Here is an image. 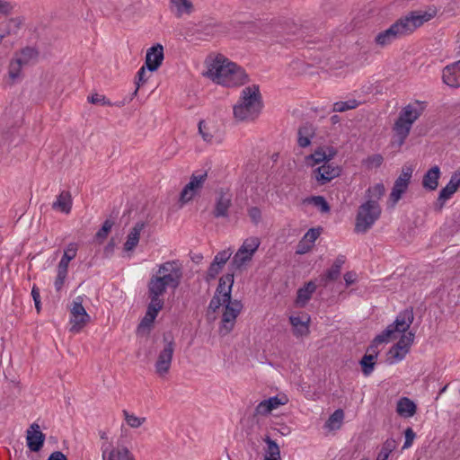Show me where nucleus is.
<instances>
[{
  "mask_svg": "<svg viewBox=\"0 0 460 460\" xmlns=\"http://www.w3.org/2000/svg\"><path fill=\"white\" fill-rule=\"evenodd\" d=\"M205 75L213 82L226 87H235L244 84L248 75L244 69L225 58L218 55L208 65Z\"/></svg>",
  "mask_w": 460,
  "mask_h": 460,
  "instance_id": "f257e3e1",
  "label": "nucleus"
},
{
  "mask_svg": "<svg viewBox=\"0 0 460 460\" xmlns=\"http://www.w3.org/2000/svg\"><path fill=\"white\" fill-rule=\"evenodd\" d=\"M431 17L432 15L427 12H411L408 15L397 20L387 30L379 32L376 36L375 41L381 47L389 45L397 39L411 34Z\"/></svg>",
  "mask_w": 460,
  "mask_h": 460,
  "instance_id": "f03ea898",
  "label": "nucleus"
},
{
  "mask_svg": "<svg viewBox=\"0 0 460 460\" xmlns=\"http://www.w3.org/2000/svg\"><path fill=\"white\" fill-rule=\"evenodd\" d=\"M385 190L383 183H376L367 189V199L359 206L356 217L355 231L357 233H366L380 217L381 207L378 201L385 194Z\"/></svg>",
  "mask_w": 460,
  "mask_h": 460,
  "instance_id": "7ed1b4c3",
  "label": "nucleus"
},
{
  "mask_svg": "<svg viewBox=\"0 0 460 460\" xmlns=\"http://www.w3.org/2000/svg\"><path fill=\"white\" fill-rule=\"evenodd\" d=\"M182 277V269L177 261H169L159 266L157 274L149 279L147 288L164 295L167 288H177Z\"/></svg>",
  "mask_w": 460,
  "mask_h": 460,
  "instance_id": "20e7f679",
  "label": "nucleus"
},
{
  "mask_svg": "<svg viewBox=\"0 0 460 460\" xmlns=\"http://www.w3.org/2000/svg\"><path fill=\"white\" fill-rule=\"evenodd\" d=\"M262 108L259 86L245 87L242 91L239 102L234 106V116L238 120H253Z\"/></svg>",
  "mask_w": 460,
  "mask_h": 460,
  "instance_id": "39448f33",
  "label": "nucleus"
},
{
  "mask_svg": "<svg viewBox=\"0 0 460 460\" xmlns=\"http://www.w3.org/2000/svg\"><path fill=\"white\" fill-rule=\"evenodd\" d=\"M243 309V304L240 300H230L225 306L219 327V333L223 336L227 335L234 327L236 318Z\"/></svg>",
  "mask_w": 460,
  "mask_h": 460,
  "instance_id": "423d86ee",
  "label": "nucleus"
},
{
  "mask_svg": "<svg viewBox=\"0 0 460 460\" xmlns=\"http://www.w3.org/2000/svg\"><path fill=\"white\" fill-rule=\"evenodd\" d=\"M84 298L81 296H76L70 308V332H79L90 321V315L83 305Z\"/></svg>",
  "mask_w": 460,
  "mask_h": 460,
  "instance_id": "0eeeda50",
  "label": "nucleus"
},
{
  "mask_svg": "<svg viewBox=\"0 0 460 460\" xmlns=\"http://www.w3.org/2000/svg\"><path fill=\"white\" fill-rule=\"evenodd\" d=\"M164 346L163 349L160 350L155 364V373L161 377L165 376L171 368L175 348V343L172 339L168 340L164 336Z\"/></svg>",
  "mask_w": 460,
  "mask_h": 460,
  "instance_id": "6e6552de",
  "label": "nucleus"
},
{
  "mask_svg": "<svg viewBox=\"0 0 460 460\" xmlns=\"http://www.w3.org/2000/svg\"><path fill=\"white\" fill-rule=\"evenodd\" d=\"M101 450L102 460H135L132 453L125 446L114 447L111 443L104 442Z\"/></svg>",
  "mask_w": 460,
  "mask_h": 460,
  "instance_id": "1a4fd4ad",
  "label": "nucleus"
},
{
  "mask_svg": "<svg viewBox=\"0 0 460 460\" xmlns=\"http://www.w3.org/2000/svg\"><path fill=\"white\" fill-rule=\"evenodd\" d=\"M412 175V168L411 167H403L401 174L395 180L392 191L390 193V199L393 204H396L399 199L402 198V194L408 189L409 183L411 181V178Z\"/></svg>",
  "mask_w": 460,
  "mask_h": 460,
  "instance_id": "9d476101",
  "label": "nucleus"
},
{
  "mask_svg": "<svg viewBox=\"0 0 460 460\" xmlns=\"http://www.w3.org/2000/svg\"><path fill=\"white\" fill-rule=\"evenodd\" d=\"M207 177V172L200 174L193 173L190 177V182L181 191L180 200L182 203H186L192 199L194 195L203 187Z\"/></svg>",
  "mask_w": 460,
  "mask_h": 460,
  "instance_id": "9b49d317",
  "label": "nucleus"
},
{
  "mask_svg": "<svg viewBox=\"0 0 460 460\" xmlns=\"http://www.w3.org/2000/svg\"><path fill=\"white\" fill-rule=\"evenodd\" d=\"M288 402V398L286 394H279L263 400L258 403L254 410V416H267L273 410L285 405Z\"/></svg>",
  "mask_w": 460,
  "mask_h": 460,
  "instance_id": "f8f14e48",
  "label": "nucleus"
},
{
  "mask_svg": "<svg viewBox=\"0 0 460 460\" xmlns=\"http://www.w3.org/2000/svg\"><path fill=\"white\" fill-rule=\"evenodd\" d=\"M232 206V194L228 190L221 189L216 198L213 215L215 217H227L228 211Z\"/></svg>",
  "mask_w": 460,
  "mask_h": 460,
  "instance_id": "ddd939ff",
  "label": "nucleus"
},
{
  "mask_svg": "<svg viewBox=\"0 0 460 460\" xmlns=\"http://www.w3.org/2000/svg\"><path fill=\"white\" fill-rule=\"evenodd\" d=\"M164 47L157 43L152 46L146 51L145 65L148 71H156L164 60Z\"/></svg>",
  "mask_w": 460,
  "mask_h": 460,
  "instance_id": "4468645a",
  "label": "nucleus"
},
{
  "mask_svg": "<svg viewBox=\"0 0 460 460\" xmlns=\"http://www.w3.org/2000/svg\"><path fill=\"white\" fill-rule=\"evenodd\" d=\"M341 174V169L329 163H324L314 171V175L318 183L323 185Z\"/></svg>",
  "mask_w": 460,
  "mask_h": 460,
  "instance_id": "2eb2a0df",
  "label": "nucleus"
},
{
  "mask_svg": "<svg viewBox=\"0 0 460 460\" xmlns=\"http://www.w3.org/2000/svg\"><path fill=\"white\" fill-rule=\"evenodd\" d=\"M414 319L413 310L412 308H406L403 311L400 312L396 316L394 323L389 326L393 327V334L395 332H405L412 323Z\"/></svg>",
  "mask_w": 460,
  "mask_h": 460,
  "instance_id": "dca6fc26",
  "label": "nucleus"
},
{
  "mask_svg": "<svg viewBox=\"0 0 460 460\" xmlns=\"http://www.w3.org/2000/svg\"><path fill=\"white\" fill-rule=\"evenodd\" d=\"M27 445L33 452H38L43 446L45 435L40 431L37 423L31 425L27 430Z\"/></svg>",
  "mask_w": 460,
  "mask_h": 460,
  "instance_id": "f3484780",
  "label": "nucleus"
},
{
  "mask_svg": "<svg viewBox=\"0 0 460 460\" xmlns=\"http://www.w3.org/2000/svg\"><path fill=\"white\" fill-rule=\"evenodd\" d=\"M231 255L232 252L230 249L217 252L208 270V278L214 279L221 271L226 261L230 259Z\"/></svg>",
  "mask_w": 460,
  "mask_h": 460,
  "instance_id": "a211bd4d",
  "label": "nucleus"
},
{
  "mask_svg": "<svg viewBox=\"0 0 460 460\" xmlns=\"http://www.w3.org/2000/svg\"><path fill=\"white\" fill-rule=\"evenodd\" d=\"M443 82L450 87L460 86V60L447 66L443 69Z\"/></svg>",
  "mask_w": 460,
  "mask_h": 460,
  "instance_id": "6ab92c4d",
  "label": "nucleus"
},
{
  "mask_svg": "<svg viewBox=\"0 0 460 460\" xmlns=\"http://www.w3.org/2000/svg\"><path fill=\"white\" fill-rule=\"evenodd\" d=\"M336 155V151L330 147L328 151H324L323 148H318L313 154L305 156V163L308 166H314L321 163H329Z\"/></svg>",
  "mask_w": 460,
  "mask_h": 460,
  "instance_id": "aec40b11",
  "label": "nucleus"
},
{
  "mask_svg": "<svg viewBox=\"0 0 460 460\" xmlns=\"http://www.w3.org/2000/svg\"><path fill=\"white\" fill-rule=\"evenodd\" d=\"M441 176L440 168L438 165H434L429 168L422 178V187L429 191L437 190L438 186V180Z\"/></svg>",
  "mask_w": 460,
  "mask_h": 460,
  "instance_id": "412c9836",
  "label": "nucleus"
},
{
  "mask_svg": "<svg viewBox=\"0 0 460 460\" xmlns=\"http://www.w3.org/2000/svg\"><path fill=\"white\" fill-rule=\"evenodd\" d=\"M199 132L203 140L207 143H219L221 141V134L214 126L207 123L205 120H200L199 123Z\"/></svg>",
  "mask_w": 460,
  "mask_h": 460,
  "instance_id": "4be33fe9",
  "label": "nucleus"
},
{
  "mask_svg": "<svg viewBox=\"0 0 460 460\" xmlns=\"http://www.w3.org/2000/svg\"><path fill=\"white\" fill-rule=\"evenodd\" d=\"M424 107L421 106L420 102H416L414 104L406 105L399 114L400 118L406 120L411 126L419 119L422 114Z\"/></svg>",
  "mask_w": 460,
  "mask_h": 460,
  "instance_id": "5701e85b",
  "label": "nucleus"
},
{
  "mask_svg": "<svg viewBox=\"0 0 460 460\" xmlns=\"http://www.w3.org/2000/svg\"><path fill=\"white\" fill-rule=\"evenodd\" d=\"M234 285V273H227L219 279L215 294L223 296L224 300H232L231 293Z\"/></svg>",
  "mask_w": 460,
  "mask_h": 460,
  "instance_id": "b1692460",
  "label": "nucleus"
},
{
  "mask_svg": "<svg viewBox=\"0 0 460 460\" xmlns=\"http://www.w3.org/2000/svg\"><path fill=\"white\" fill-rule=\"evenodd\" d=\"M417 405L408 397H402L396 404V412L402 418H411L416 414Z\"/></svg>",
  "mask_w": 460,
  "mask_h": 460,
  "instance_id": "393cba45",
  "label": "nucleus"
},
{
  "mask_svg": "<svg viewBox=\"0 0 460 460\" xmlns=\"http://www.w3.org/2000/svg\"><path fill=\"white\" fill-rule=\"evenodd\" d=\"M315 135V129L313 125L305 123L299 127L297 131V144L300 147L310 146L312 139Z\"/></svg>",
  "mask_w": 460,
  "mask_h": 460,
  "instance_id": "a878e982",
  "label": "nucleus"
},
{
  "mask_svg": "<svg viewBox=\"0 0 460 460\" xmlns=\"http://www.w3.org/2000/svg\"><path fill=\"white\" fill-rule=\"evenodd\" d=\"M24 66L20 59L12 58L8 64L7 80L8 84H13L22 78V67Z\"/></svg>",
  "mask_w": 460,
  "mask_h": 460,
  "instance_id": "bb28decb",
  "label": "nucleus"
},
{
  "mask_svg": "<svg viewBox=\"0 0 460 460\" xmlns=\"http://www.w3.org/2000/svg\"><path fill=\"white\" fill-rule=\"evenodd\" d=\"M393 335V327L387 326V328L380 334H378L371 342V344L367 349V352L374 357L378 356L379 349L378 346L384 342H387L390 337Z\"/></svg>",
  "mask_w": 460,
  "mask_h": 460,
  "instance_id": "cd10ccee",
  "label": "nucleus"
},
{
  "mask_svg": "<svg viewBox=\"0 0 460 460\" xmlns=\"http://www.w3.org/2000/svg\"><path fill=\"white\" fill-rule=\"evenodd\" d=\"M38 57L39 51L34 47H25L13 54V58L20 59L24 66L35 62Z\"/></svg>",
  "mask_w": 460,
  "mask_h": 460,
  "instance_id": "c85d7f7f",
  "label": "nucleus"
},
{
  "mask_svg": "<svg viewBox=\"0 0 460 460\" xmlns=\"http://www.w3.org/2000/svg\"><path fill=\"white\" fill-rule=\"evenodd\" d=\"M52 208L59 210L65 214H69L72 208V196L69 191L63 190L57 197V200L52 204Z\"/></svg>",
  "mask_w": 460,
  "mask_h": 460,
  "instance_id": "c756f323",
  "label": "nucleus"
},
{
  "mask_svg": "<svg viewBox=\"0 0 460 460\" xmlns=\"http://www.w3.org/2000/svg\"><path fill=\"white\" fill-rule=\"evenodd\" d=\"M170 8L175 16L180 18L183 14H190L193 10V4L190 0H170Z\"/></svg>",
  "mask_w": 460,
  "mask_h": 460,
  "instance_id": "7c9ffc66",
  "label": "nucleus"
},
{
  "mask_svg": "<svg viewBox=\"0 0 460 460\" xmlns=\"http://www.w3.org/2000/svg\"><path fill=\"white\" fill-rule=\"evenodd\" d=\"M145 227L143 222H137L128 234L127 240L124 243V249L126 251H132L138 244L139 237L142 230Z\"/></svg>",
  "mask_w": 460,
  "mask_h": 460,
  "instance_id": "2f4dec72",
  "label": "nucleus"
},
{
  "mask_svg": "<svg viewBox=\"0 0 460 460\" xmlns=\"http://www.w3.org/2000/svg\"><path fill=\"white\" fill-rule=\"evenodd\" d=\"M316 289V285L313 281L307 282L303 288L297 290L296 303L297 305L303 307L311 299L313 293Z\"/></svg>",
  "mask_w": 460,
  "mask_h": 460,
  "instance_id": "473e14b6",
  "label": "nucleus"
},
{
  "mask_svg": "<svg viewBox=\"0 0 460 460\" xmlns=\"http://www.w3.org/2000/svg\"><path fill=\"white\" fill-rule=\"evenodd\" d=\"M263 441L266 443L263 460H281L280 449L276 441L271 439L270 436H265Z\"/></svg>",
  "mask_w": 460,
  "mask_h": 460,
  "instance_id": "72a5a7b5",
  "label": "nucleus"
},
{
  "mask_svg": "<svg viewBox=\"0 0 460 460\" xmlns=\"http://www.w3.org/2000/svg\"><path fill=\"white\" fill-rule=\"evenodd\" d=\"M411 127L412 126H411L409 122L407 123V121L403 120L402 118L398 117L393 129L398 138L399 145H402L404 143L410 134Z\"/></svg>",
  "mask_w": 460,
  "mask_h": 460,
  "instance_id": "f704fd0d",
  "label": "nucleus"
},
{
  "mask_svg": "<svg viewBox=\"0 0 460 460\" xmlns=\"http://www.w3.org/2000/svg\"><path fill=\"white\" fill-rule=\"evenodd\" d=\"M163 296L160 293H156L154 290L148 289V297L150 298V303L147 306L146 313H150L151 315L156 318L160 310H162L164 306V300L160 298Z\"/></svg>",
  "mask_w": 460,
  "mask_h": 460,
  "instance_id": "c9c22d12",
  "label": "nucleus"
},
{
  "mask_svg": "<svg viewBox=\"0 0 460 460\" xmlns=\"http://www.w3.org/2000/svg\"><path fill=\"white\" fill-rule=\"evenodd\" d=\"M78 250V245L75 243H70L66 247L64 254L58 265V268L67 271L69 262L75 258Z\"/></svg>",
  "mask_w": 460,
  "mask_h": 460,
  "instance_id": "e433bc0d",
  "label": "nucleus"
},
{
  "mask_svg": "<svg viewBox=\"0 0 460 460\" xmlns=\"http://www.w3.org/2000/svg\"><path fill=\"white\" fill-rule=\"evenodd\" d=\"M252 256L251 252L240 247L232 259L231 267L234 270H241L247 262L252 261Z\"/></svg>",
  "mask_w": 460,
  "mask_h": 460,
  "instance_id": "4c0bfd02",
  "label": "nucleus"
},
{
  "mask_svg": "<svg viewBox=\"0 0 460 460\" xmlns=\"http://www.w3.org/2000/svg\"><path fill=\"white\" fill-rule=\"evenodd\" d=\"M289 321L294 328V334L296 336H304L309 333V318L306 321H303L298 316H290Z\"/></svg>",
  "mask_w": 460,
  "mask_h": 460,
  "instance_id": "58836bf2",
  "label": "nucleus"
},
{
  "mask_svg": "<svg viewBox=\"0 0 460 460\" xmlns=\"http://www.w3.org/2000/svg\"><path fill=\"white\" fill-rule=\"evenodd\" d=\"M343 419V411L341 409H338L329 417L325 423V427L331 430L338 429L341 428Z\"/></svg>",
  "mask_w": 460,
  "mask_h": 460,
  "instance_id": "ea45409f",
  "label": "nucleus"
},
{
  "mask_svg": "<svg viewBox=\"0 0 460 460\" xmlns=\"http://www.w3.org/2000/svg\"><path fill=\"white\" fill-rule=\"evenodd\" d=\"M458 187L447 183L444 188L441 189L438 197V203L439 204V210L443 208L445 202L449 199L455 192L457 190Z\"/></svg>",
  "mask_w": 460,
  "mask_h": 460,
  "instance_id": "a19ab883",
  "label": "nucleus"
},
{
  "mask_svg": "<svg viewBox=\"0 0 460 460\" xmlns=\"http://www.w3.org/2000/svg\"><path fill=\"white\" fill-rule=\"evenodd\" d=\"M406 355V349H400L396 345H394L387 352L386 361L388 364L392 365L402 361Z\"/></svg>",
  "mask_w": 460,
  "mask_h": 460,
  "instance_id": "79ce46f5",
  "label": "nucleus"
},
{
  "mask_svg": "<svg viewBox=\"0 0 460 460\" xmlns=\"http://www.w3.org/2000/svg\"><path fill=\"white\" fill-rule=\"evenodd\" d=\"M125 421L127 424L133 429H137L140 426H142L146 420V418L145 417H137L133 413L128 412L127 410L122 411Z\"/></svg>",
  "mask_w": 460,
  "mask_h": 460,
  "instance_id": "37998d69",
  "label": "nucleus"
},
{
  "mask_svg": "<svg viewBox=\"0 0 460 460\" xmlns=\"http://www.w3.org/2000/svg\"><path fill=\"white\" fill-rule=\"evenodd\" d=\"M376 358V357H374L367 352H366V354L361 358L360 365L362 367V372L365 376H369L373 372Z\"/></svg>",
  "mask_w": 460,
  "mask_h": 460,
  "instance_id": "c03bdc74",
  "label": "nucleus"
},
{
  "mask_svg": "<svg viewBox=\"0 0 460 460\" xmlns=\"http://www.w3.org/2000/svg\"><path fill=\"white\" fill-rule=\"evenodd\" d=\"M305 203L313 204L318 208L321 212L326 213L330 211V206L323 196H313L304 200Z\"/></svg>",
  "mask_w": 460,
  "mask_h": 460,
  "instance_id": "a18cd8bd",
  "label": "nucleus"
},
{
  "mask_svg": "<svg viewBox=\"0 0 460 460\" xmlns=\"http://www.w3.org/2000/svg\"><path fill=\"white\" fill-rule=\"evenodd\" d=\"M341 274V270L333 265L320 277V284L326 287L329 282L336 280Z\"/></svg>",
  "mask_w": 460,
  "mask_h": 460,
  "instance_id": "49530a36",
  "label": "nucleus"
},
{
  "mask_svg": "<svg viewBox=\"0 0 460 460\" xmlns=\"http://www.w3.org/2000/svg\"><path fill=\"white\" fill-rule=\"evenodd\" d=\"M260 244H261L260 239L256 236H252V237L245 239L243 241V244L241 245V247L243 250L248 251L249 252H251L253 255L255 253V252L258 250Z\"/></svg>",
  "mask_w": 460,
  "mask_h": 460,
  "instance_id": "de8ad7c7",
  "label": "nucleus"
},
{
  "mask_svg": "<svg viewBox=\"0 0 460 460\" xmlns=\"http://www.w3.org/2000/svg\"><path fill=\"white\" fill-rule=\"evenodd\" d=\"M320 235L319 229L316 228H310L304 235L302 240L300 241V246L304 245L305 243H308L309 247H312L316 241V239Z\"/></svg>",
  "mask_w": 460,
  "mask_h": 460,
  "instance_id": "09e8293b",
  "label": "nucleus"
},
{
  "mask_svg": "<svg viewBox=\"0 0 460 460\" xmlns=\"http://www.w3.org/2000/svg\"><path fill=\"white\" fill-rule=\"evenodd\" d=\"M413 340L414 334L411 332H409L407 333H403L395 345L400 349H406V352L408 353Z\"/></svg>",
  "mask_w": 460,
  "mask_h": 460,
  "instance_id": "8fccbe9b",
  "label": "nucleus"
},
{
  "mask_svg": "<svg viewBox=\"0 0 460 460\" xmlns=\"http://www.w3.org/2000/svg\"><path fill=\"white\" fill-rule=\"evenodd\" d=\"M358 102L356 100H349L347 102H337L333 104V111L343 112L349 110L357 108Z\"/></svg>",
  "mask_w": 460,
  "mask_h": 460,
  "instance_id": "3c124183",
  "label": "nucleus"
},
{
  "mask_svg": "<svg viewBox=\"0 0 460 460\" xmlns=\"http://www.w3.org/2000/svg\"><path fill=\"white\" fill-rule=\"evenodd\" d=\"M384 162V158L380 154H375L373 155L368 156L367 159L363 161V164L367 169L377 168Z\"/></svg>",
  "mask_w": 460,
  "mask_h": 460,
  "instance_id": "603ef678",
  "label": "nucleus"
},
{
  "mask_svg": "<svg viewBox=\"0 0 460 460\" xmlns=\"http://www.w3.org/2000/svg\"><path fill=\"white\" fill-rule=\"evenodd\" d=\"M114 222L111 219H106L99 231L95 234V238L99 241H103L111 232Z\"/></svg>",
  "mask_w": 460,
  "mask_h": 460,
  "instance_id": "864d4df0",
  "label": "nucleus"
},
{
  "mask_svg": "<svg viewBox=\"0 0 460 460\" xmlns=\"http://www.w3.org/2000/svg\"><path fill=\"white\" fill-rule=\"evenodd\" d=\"M223 298V296L215 294L209 302L208 310L215 313L220 306H226L230 300H224Z\"/></svg>",
  "mask_w": 460,
  "mask_h": 460,
  "instance_id": "5fc2aeb1",
  "label": "nucleus"
},
{
  "mask_svg": "<svg viewBox=\"0 0 460 460\" xmlns=\"http://www.w3.org/2000/svg\"><path fill=\"white\" fill-rule=\"evenodd\" d=\"M146 66H142L137 73V75H136V84H137V87L133 93V95H137V91L140 87L141 84H145L146 81H147V76H146Z\"/></svg>",
  "mask_w": 460,
  "mask_h": 460,
  "instance_id": "6e6d98bb",
  "label": "nucleus"
},
{
  "mask_svg": "<svg viewBox=\"0 0 460 460\" xmlns=\"http://www.w3.org/2000/svg\"><path fill=\"white\" fill-rule=\"evenodd\" d=\"M89 102L93 104H100L102 106H111V102L102 94L93 93L88 97Z\"/></svg>",
  "mask_w": 460,
  "mask_h": 460,
  "instance_id": "4d7b16f0",
  "label": "nucleus"
},
{
  "mask_svg": "<svg viewBox=\"0 0 460 460\" xmlns=\"http://www.w3.org/2000/svg\"><path fill=\"white\" fill-rule=\"evenodd\" d=\"M66 275H67V271L58 268V274H57V278H56L55 283H54L55 288L57 291H59L62 288L65 279L66 278Z\"/></svg>",
  "mask_w": 460,
  "mask_h": 460,
  "instance_id": "13d9d810",
  "label": "nucleus"
},
{
  "mask_svg": "<svg viewBox=\"0 0 460 460\" xmlns=\"http://www.w3.org/2000/svg\"><path fill=\"white\" fill-rule=\"evenodd\" d=\"M248 216L254 225H258L261 220V211L258 207L248 208Z\"/></svg>",
  "mask_w": 460,
  "mask_h": 460,
  "instance_id": "bf43d9fd",
  "label": "nucleus"
},
{
  "mask_svg": "<svg viewBox=\"0 0 460 460\" xmlns=\"http://www.w3.org/2000/svg\"><path fill=\"white\" fill-rule=\"evenodd\" d=\"M155 320V317L151 315L150 313H146V315L141 320V322L138 325V328H137L138 332L141 331L142 329H146V328L149 330Z\"/></svg>",
  "mask_w": 460,
  "mask_h": 460,
  "instance_id": "052dcab7",
  "label": "nucleus"
},
{
  "mask_svg": "<svg viewBox=\"0 0 460 460\" xmlns=\"http://www.w3.org/2000/svg\"><path fill=\"white\" fill-rule=\"evenodd\" d=\"M397 443L394 438H388L383 444L380 452L389 455L396 448Z\"/></svg>",
  "mask_w": 460,
  "mask_h": 460,
  "instance_id": "680f3d73",
  "label": "nucleus"
},
{
  "mask_svg": "<svg viewBox=\"0 0 460 460\" xmlns=\"http://www.w3.org/2000/svg\"><path fill=\"white\" fill-rule=\"evenodd\" d=\"M404 434H405V441H404L402 448H408L412 445L413 439L415 438V433L411 428H408V429H406Z\"/></svg>",
  "mask_w": 460,
  "mask_h": 460,
  "instance_id": "e2e57ef3",
  "label": "nucleus"
},
{
  "mask_svg": "<svg viewBox=\"0 0 460 460\" xmlns=\"http://www.w3.org/2000/svg\"><path fill=\"white\" fill-rule=\"evenodd\" d=\"M14 5L6 0H0V14H9L13 11Z\"/></svg>",
  "mask_w": 460,
  "mask_h": 460,
  "instance_id": "0e129e2a",
  "label": "nucleus"
},
{
  "mask_svg": "<svg viewBox=\"0 0 460 460\" xmlns=\"http://www.w3.org/2000/svg\"><path fill=\"white\" fill-rule=\"evenodd\" d=\"M344 280L347 286H350L357 280V274L354 271H348L344 274Z\"/></svg>",
  "mask_w": 460,
  "mask_h": 460,
  "instance_id": "69168bd1",
  "label": "nucleus"
},
{
  "mask_svg": "<svg viewBox=\"0 0 460 460\" xmlns=\"http://www.w3.org/2000/svg\"><path fill=\"white\" fill-rule=\"evenodd\" d=\"M448 183L453 184L456 187L460 186V170H457L452 174Z\"/></svg>",
  "mask_w": 460,
  "mask_h": 460,
  "instance_id": "338daca9",
  "label": "nucleus"
},
{
  "mask_svg": "<svg viewBox=\"0 0 460 460\" xmlns=\"http://www.w3.org/2000/svg\"><path fill=\"white\" fill-rule=\"evenodd\" d=\"M48 460H67V458L61 451H55L49 456Z\"/></svg>",
  "mask_w": 460,
  "mask_h": 460,
  "instance_id": "774afa93",
  "label": "nucleus"
}]
</instances>
